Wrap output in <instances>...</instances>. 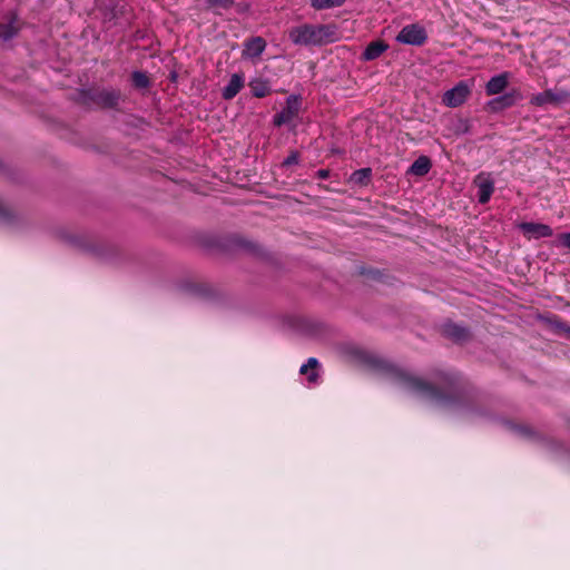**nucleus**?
<instances>
[{
  "label": "nucleus",
  "mask_w": 570,
  "mask_h": 570,
  "mask_svg": "<svg viewBox=\"0 0 570 570\" xmlns=\"http://www.w3.org/2000/svg\"><path fill=\"white\" fill-rule=\"evenodd\" d=\"M336 31L330 24L302 23L288 30V39L295 46L321 47L335 40Z\"/></svg>",
  "instance_id": "nucleus-1"
},
{
  "label": "nucleus",
  "mask_w": 570,
  "mask_h": 570,
  "mask_svg": "<svg viewBox=\"0 0 570 570\" xmlns=\"http://www.w3.org/2000/svg\"><path fill=\"white\" fill-rule=\"evenodd\" d=\"M120 91L117 89H82L79 100L87 106H97L104 109H115L120 100Z\"/></svg>",
  "instance_id": "nucleus-2"
},
{
  "label": "nucleus",
  "mask_w": 570,
  "mask_h": 570,
  "mask_svg": "<svg viewBox=\"0 0 570 570\" xmlns=\"http://www.w3.org/2000/svg\"><path fill=\"white\" fill-rule=\"evenodd\" d=\"M302 109V97L289 95L286 98L285 107L273 117V124L277 127H295Z\"/></svg>",
  "instance_id": "nucleus-3"
},
{
  "label": "nucleus",
  "mask_w": 570,
  "mask_h": 570,
  "mask_svg": "<svg viewBox=\"0 0 570 570\" xmlns=\"http://www.w3.org/2000/svg\"><path fill=\"white\" fill-rule=\"evenodd\" d=\"M472 86L473 83L466 80L459 81L442 95V104L449 108L462 106L471 95Z\"/></svg>",
  "instance_id": "nucleus-4"
},
{
  "label": "nucleus",
  "mask_w": 570,
  "mask_h": 570,
  "mask_svg": "<svg viewBox=\"0 0 570 570\" xmlns=\"http://www.w3.org/2000/svg\"><path fill=\"white\" fill-rule=\"evenodd\" d=\"M570 101V92L567 90L547 89L542 92L533 95L530 104L535 107H543L547 105H560Z\"/></svg>",
  "instance_id": "nucleus-5"
},
{
  "label": "nucleus",
  "mask_w": 570,
  "mask_h": 570,
  "mask_svg": "<svg viewBox=\"0 0 570 570\" xmlns=\"http://www.w3.org/2000/svg\"><path fill=\"white\" fill-rule=\"evenodd\" d=\"M426 39L425 29L416 23L404 26L396 36L397 42L411 46H422Z\"/></svg>",
  "instance_id": "nucleus-6"
},
{
  "label": "nucleus",
  "mask_w": 570,
  "mask_h": 570,
  "mask_svg": "<svg viewBox=\"0 0 570 570\" xmlns=\"http://www.w3.org/2000/svg\"><path fill=\"white\" fill-rule=\"evenodd\" d=\"M518 227L528 239L550 237L553 234L552 228L542 223H521Z\"/></svg>",
  "instance_id": "nucleus-7"
},
{
  "label": "nucleus",
  "mask_w": 570,
  "mask_h": 570,
  "mask_svg": "<svg viewBox=\"0 0 570 570\" xmlns=\"http://www.w3.org/2000/svg\"><path fill=\"white\" fill-rule=\"evenodd\" d=\"M474 185L478 187L479 203L485 204L490 200L494 191V181L490 174L481 173L474 178Z\"/></svg>",
  "instance_id": "nucleus-8"
},
{
  "label": "nucleus",
  "mask_w": 570,
  "mask_h": 570,
  "mask_svg": "<svg viewBox=\"0 0 570 570\" xmlns=\"http://www.w3.org/2000/svg\"><path fill=\"white\" fill-rule=\"evenodd\" d=\"M266 48V41L262 37H252L244 42L243 57L258 58Z\"/></svg>",
  "instance_id": "nucleus-9"
},
{
  "label": "nucleus",
  "mask_w": 570,
  "mask_h": 570,
  "mask_svg": "<svg viewBox=\"0 0 570 570\" xmlns=\"http://www.w3.org/2000/svg\"><path fill=\"white\" fill-rule=\"evenodd\" d=\"M244 83L245 78L242 73H233L227 85L222 90V97L225 100H230L235 98L238 95V92L243 89Z\"/></svg>",
  "instance_id": "nucleus-10"
},
{
  "label": "nucleus",
  "mask_w": 570,
  "mask_h": 570,
  "mask_svg": "<svg viewBox=\"0 0 570 570\" xmlns=\"http://www.w3.org/2000/svg\"><path fill=\"white\" fill-rule=\"evenodd\" d=\"M509 72H501L491 77L485 85L487 95L494 96L503 92L509 83Z\"/></svg>",
  "instance_id": "nucleus-11"
},
{
  "label": "nucleus",
  "mask_w": 570,
  "mask_h": 570,
  "mask_svg": "<svg viewBox=\"0 0 570 570\" xmlns=\"http://www.w3.org/2000/svg\"><path fill=\"white\" fill-rule=\"evenodd\" d=\"M389 49V45L383 40H375L370 42L362 53L364 61H372L377 59L383 52Z\"/></svg>",
  "instance_id": "nucleus-12"
},
{
  "label": "nucleus",
  "mask_w": 570,
  "mask_h": 570,
  "mask_svg": "<svg viewBox=\"0 0 570 570\" xmlns=\"http://www.w3.org/2000/svg\"><path fill=\"white\" fill-rule=\"evenodd\" d=\"M250 92L256 98H264L272 92L268 80L263 78H254L248 83Z\"/></svg>",
  "instance_id": "nucleus-13"
},
{
  "label": "nucleus",
  "mask_w": 570,
  "mask_h": 570,
  "mask_svg": "<svg viewBox=\"0 0 570 570\" xmlns=\"http://www.w3.org/2000/svg\"><path fill=\"white\" fill-rule=\"evenodd\" d=\"M431 169V161L428 157H419L409 168V174L414 176H424Z\"/></svg>",
  "instance_id": "nucleus-14"
},
{
  "label": "nucleus",
  "mask_w": 570,
  "mask_h": 570,
  "mask_svg": "<svg viewBox=\"0 0 570 570\" xmlns=\"http://www.w3.org/2000/svg\"><path fill=\"white\" fill-rule=\"evenodd\" d=\"M318 362L316 358L311 357L306 364L301 366V374L306 375L311 383H315L318 377Z\"/></svg>",
  "instance_id": "nucleus-15"
},
{
  "label": "nucleus",
  "mask_w": 570,
  "mask_h": 570,
  "mask_svg": "<svg viewBox=\"0 0 570 570\" xmlns=\"http://www.w3.org/2000/svg\"><path fill=\"white\" fill-rule=\"evenodd\" d=\"M401 380L404 382L406 386L414 391H425L428 389V384L425 382L409 373H403L401 375Z\"/></svg>",
  "instance_id": "nucleus-16"
},
{
  "label": "nucleus",
  "mask_w": 570,
  "mask_h": 570,
  "mask_svg": "<svg viewBox=\"0 0 570 570\" xmlns=\"http://www.w3.org/2000/svg\"><path fill=\"white\" fill-rule=\"evenodd\" d=\"M16 21H17V17H13L9 21V23L0 26V38L3 41L10 40L17 35L18 28L16 27Z\"/></svg>",
  "instance_id": "nucleus-17"
},
{
  "label": "nucleus",
  "mask_w": 570,
  "mask_h": 570,
  "mask_svg": "<svg viewBox=\"0 0 570 570\" xmlns=\"http://www.w3.org/2000/svg\"><path fill=\"white\" fill-rule=\"evenodd\" d=\"M346 0H311V7L315 10H326L341 7Z\"/></svg>",
  "instance_id": "nucleus-18"
},
{
  "label": "nucleus",
  "mask_w": 570,
  "mask_h": 570,
  "mask_svg": "<svg viewBox=\"0 0 570 570\" xmlns=\"http://www.w3.org/2000/svg\"><path fill=\"white\" fill-rule=\"evenodd\" d=\"M132 86L137 89H147L150 86L148 76L139 70H135L131 73Z\"/></svg>",
  "instance_id": "nucleus-19"
},
{
  "label": "nucleus",
  "mask_w": 570,
  "mask_h": 570,
  "mask_svg": "<svg viewBox=\"0 0 570 570\" xmlns=\"http://www.w3.org/2000/svg\"><path fill=\"white\" fill-rule=\"evenodd\" d=\"M371 174L372 170L370 168L358 169L351 175L350 181L356 185H366L370 181Z\"/></svg>",
  "instance_id": "nucleus-20"
},
{
  "label": "nucleus",
  "mask_w": 570,
  "mask_h": 570,
  "mask_svg": "<svg viewBox=\"0 0 570 570\" xmlns=\"http://www.w3.org/2000/svg\"><path fill=\"white\" fill-rule=\"evenodd\" d=\"M515 91L508 92L502 96H499L490 101V105H501L502 107H511L515 102Z\"/></svg>",
  "instance_id": "nucleus-21"
},
{
  "label": "nucleus",
  "mask_w": 570,
  "mask_h": 570,
  "mask_svg": "<svg viewBox=\"0 0 570 570\" xmlns=\"http://www.w3.org/2000/svg\"><path fill=\"white\" fill-rule=\"evenodd\" d=\"M446 333L455 340H461L465 336L464 330L456 326H448Z\"/></svg>",
  "instance_id": "nucleus-22"
},
{
  "label": "nucleus",
  "mask_w": 570,
  "mask_h": 570,
  "mask_svg": "<svg viewBox=\"0 0 570 570\" xmlns=\"http://www.w3.org/2000/svg\"><path fill=\"white\" fill-rule=\"evenodd\" d=\"M209 6H218L222 8H229L233 6L234 0H206Z\"/></svg>",
  "instance_id": "nucleus-23"
},
{
  "label": "nucleus",
  "mask_w": 570,
  "mask_h": 570,
  "mask_svg": "<svg viewBox=\"0 0 570 570\" xmlns=\"http://www.w3.org/2000/svg\"><path fill=\"white\" fill-rule=\"evenodd\" d=\"M558 240L562 246L570 248V233L560 234Z\"/></svg>",
  "instance_id": "nucleus-24"
},
{
  "label": "nucleus",
  "mask_w": 570,
  "mask_h": 570,
  "mask_svg": "<svg viewBox=\"0 0 570 570\" xmlns=\"http://www.w3.org/2000/svg\"><path fill=\"white\" fill-rule=\"evenodd\" d=\"M295 163H297V156L291 155L289 157L286 158V160L284 161V165H292Z\"/></svg>",
  "instance_id": "nucleus-25"
},
{
  "label": "nucleus",
  "mask_w": 570,
  "mask_h": 570,
  "mask_svg": "<svg viewBox=\"0 0 570 570\" xmlns=\"http://www.w3.org/2000/svg\"><path fill=\"white\" fill-rule=\"evenodd\" d=\"M330 175V171L326 170V169H321L317 171V177L321 178V179H325L327 178Z\"/></svg>",
  "instance_id": "nucleus-26"
},
{
  "label": "nucleus",
  "mask_w": 570,
  "mask_h": 570,
  "mask_svg": "<svg viewBox=\"0 0 570 570\" xmlns=\"http://www.w3.org/2000/svg\"><path fill=\"white\" fill-rule=\"evenodd\" d=\"M8 216V210L0 205V219L4 220Z\"/></svg>",
  "instance_id": "nucleus-27"
},
{
  "label": "nucleus",
  "mask_w": 570,
  "mask_h": 570,
  "mask_svg": "<svg viewBox=\"0 0 570 570\" xmlns=\"http://www.w3.org/2000/svg\"><path fill=\"white\" fill-rule=\"evenodd\" d=\"M459 130L466 131L468 130V124L466 121L460 120L459 121Z\"/></svg>",
  "instance_id": "nucleus-28"
}]
</instances>
